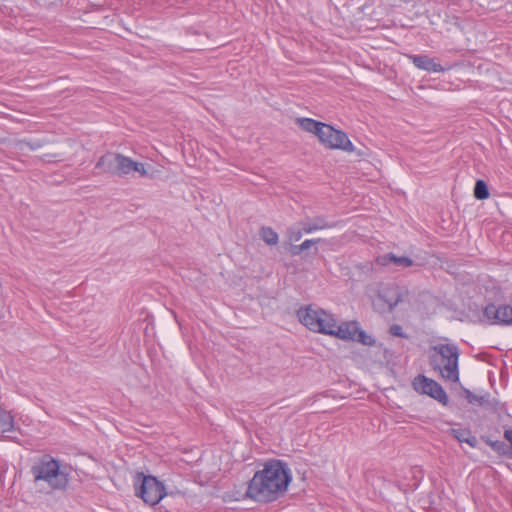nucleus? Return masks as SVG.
Listing matches in <instances>:
<instances>
[{
	"label": "nucleus",
	"instance_id": "obj_1",
	"mask_svg": "<svg viewBox=\"0 0 512 512\" xmlns=\"http://www.w3.org/2000/svg\"><path fill=\"white\" fill-rule=\"evenodd\" d=\"M290 481V469L284 462L269 461L250 480L247 495L259 502L274 501L287 490Z\"/></svg>",
	"mask_w": 512,
	"mask_h": 512
},
{
	"label": "nucleus",
	"instance_id": "obj_2",
	"mask_svg": "<svg viewBox=\"0 0 512 512\" xmlns=\"http://www.w3.org/2000/svg\"><path fill=\"white\" fill-rule=\"evenodd\" d=\"M459 349L455 344L440 343L431 348L429 364L434 371L449 382H459Z\"/></svg>",
	"mask_w": 512,
	"mask_h": 512
},
{
	"label": "nucleus",
	"instance_id": "obj_3",
	"mask_svg": "<svg viewBox=\"0 0 512 512\" xmlns=\"http://www.w3.org/2000/svg\"><path fill=\"white\" fill-rule=\"evenodd\" d=\"M35 482L44 481L54 490H64L69 483L66 469L61 468L59 462L51 456H44L31 468Z\"/></svg>",
	"mask_w": 512,
	"mask_h": 512
},
{
	"label": "nucleus",
	"instance_id": "obj_4",
	"mask_svg": "<svg viewBox=\"0 0 512 512\" xmlns=\"http://www.w3.org/2000/svg\"><path fill=\"white\" fill-rule=\"evenodd\" d=\"M134 487L135 495L150 506L158 504L167 495L165 486L161 481L142 472H137L134 476Z\"/></svg>",
	"mask_w": 512,
	"mask_h": 512
},
{
	"label": "nucleus",
	"instance_id": "obj_5",
	"mask_svg": "<svg viewBox=\"0 0 512 512\" xmlns=\"http://www.w3.org/2000/svg\"><path fill=\"white\" fill-rule=\"evenodd\" d=\"M297 316L300 322L313 332L328 334L334 327L333 315L320 308L302 307L298 310Z\"/></svg>",
	"mask_w": 512,
	"mask_h": 512
},
{
	"label": "nucleus",
	"instance_id": "obj_6",
	"mask_svg": "<svg viewBox=\"0 0 512 512\" xmlns=\"http://www.w3.org/2000/svg\"><path fill=\"white\" fill-rule=\"evenodd\" d=\"M318 139L326 148L329 149L342 150L345 152L355 151V147L347 134L341 130L335 129L329 124H324L321 128Z\"/></svg>",
	"mask_w": 512,
	"mask_h": 512
},
{
	"label": "nucleus",
	"instance_id": "obj_7",
	"mask_svg": "<svg viewBox=\"0 0 512 512\" xmlns=\"http://www.w3.org/2000/svg\"><path fill=\"white\" fill-rule=\"evenodd\" d=\"M413 387L417 392L426 394L443 405L448 404V396L443 387L435 380L424 375H418L413 380Z\"/></svg>",
	"mask_w": 512,
	"mask_h": 512
},
{
	"label": "nucleus",
	"instance_id": "obj_8",
	"mask_svg": "<svg viewBox=\"0 0 512 512\" xmlns=\"http://www.w3.org/2000/svg\"><path fill=\"white\" fill-rule=\"evenodd\" d=\"M483 315L491 324L512 325V305L489 304L484 308Z\"/></svg>",
	"mask_w": 512,
	"mask_h": 512
},
{
	"label": "nucleus",
	"instance_id": "obj_9",
	"mask_svg": "<svg viewBox=\"0 0 512 512\" xmlns=\"http://www.w3.org/2000/svg\"><path fill=\"white\" fill-rule=\"evenodd\" d=\"M407 57L416 68L427 72L439 73L450 69V66L443 67L436 58H430L427 55L410 54Z\"/></svg>",
	"mask_w": 512,
	"mask_h": 512
},
{
	"label": "nucleus",
	"instance_id": "obj_10",
	"mask_svg": "<svg viewBox=\"0 0 512 512\" xmlns=\"http://www.w3.org/2000/svg\"><path fill=\"white\" fill-rule=\"evenodd\" d=\"M303 227L305 234H311L313 232L334 228L336 225L330 223L325 216H316L314 218H306L299 223Z\"/></svg>",
	"mask_w": 512,
	"mask_h": 512
},
{
	"label": "nucleus",
	"instance_id": "obj_11",
	"mask_svg": "<svg viewBox=\"0 0 512 512\" xmlns=\"http://www.w3.org/2000/svg\"><path fill=\"white\" fill-rule=\"evenodd\" d=\"M108 158H113L115 160L116 168L120 174H130L133 172V169L137 168V162L119 154L102 156L100 160H98V167L101 166V164L104 163Z\"/></svg>",
	"mask_w": 512,
	"mask_h": 512
},
{
	"label": "nucleus",
	"instance_id": "obj_12",
	"mask_svg": "<svg viewBox=\"0 0 512 512\" xmlns=\"http://www.w3.org/2000/svg\"><path fill=\"white\" fill-rule=\"evenodd\" d=\"M358 323L356 321L351 322H343L340 325H337L336 320L334 319V327H332V332L327 335L336 336L343 340H353L355 337V333L357 332Z\"/></svg>",
	"mask_w": 512,
	"mask_h": 512
},
{
	"label": "nucleus",
	"instance_id": "obj_13",
	"mask_svg": "<svg viewBox=\"0 0 512 512\" xmlns=\"http://www.w3.org/2000/svg\"><path fill=\"white\" fill-rule=\"evenodd\" d=\"M376 263L380 266H387L390 263L400 268H408L414 264V261L406 256H396L393 253L380 255L376 258Z\"/></svg>",
	"mask_w": 512,
	"mask_h": 512
},
{
	"label": "nucleus",
	"instance_id": "obj_14",
	"mask_svg": "<svg viewBox=\"0 0 512 512\" xmlns=\"http://www.w3.org/2000/svg\"><path fill=\"white\" fill-rule=\"evenodd\" d=\"M451 434L461 443H467L472 448L476 447L478 441L472 432L467 428H452Z\"/></svg>",
	"mask_w": 512,
	"mask_h": 512
},
{
	"label": "nucleus",
	"instance_id": "obj_15",
	"mask_svg": "<svg viewBox=\"0 0 512 512\" xmlns=\"http://www.w3.org/2000/svg\"><path fill=\"white\" fill-rule=\"evenodd\" d=\"M297 124L304 131L313 133L318 137L320 130L325 123L316 121L312 118H298Z\"/></svg>",
	"mask_w": 512,
	"mask_h": 512
},
{
	"label": "nucleus",
	"instance_id": "obj_16",
	"mask_svg": "<svg viewBox=\"0 0 512 512\" xmlns=\"http://www.w3.org/2000/svg\"><path fill=\"white\" fill-rule=\"evenodd\" d=\"M14 429V418L10 412L0 409V433L11 432Z\"/></svg>",
	"mask_w": 512,
	"mask_h": 512
},
{
	"label": "nucleus",
	"instance_id": "obj_17",
	"mask_svg": "<svg viewBox=\"0 0 512 512\" xmlns=\"http://www.w3.org/2000/svg\"><path fill=\"white\" fill-rule=\"evenodd\" d=\"M260 236L268 245H276L279 240L278 234L270 227H262Z\"/></svg>",
	"mask_w": 512,
	"mask_h": 512
},
{
	"label": "nucleus",
	"instance_id": "obj_18",
	"mask_svg": "<svg viewBox=\"0 0 512 512\" xmlns=\"http://www.w3.org/2000/svg\"><path fill=\"white\" fill-rule=\"evenodd\" d=\"M474 196L478 200H484L489 197L488 186L484 180H477L474 187Z\"/></svg>",
	"mask_w": 512,
	"mask_h": 512
},
{
	"label": "nucleus",
	"instance_id": "obj_19",
	"mask_svg": "<svg viewBox=\"0 0 512 512\" xmlns=\"http://www.w3.org/2000/svg\"><path fill=\"white\" fill-rule=\"evenodd\" d=\"M321 239H306L300 245H294L291 247L290 252L292 255H300L303 251L309 249L311 246L320 242Z\"/></svg>",
	"mask_w": 512,
	"mask_h": 512
},
{
	"label": "nucleus",
	"instance_id": "obj_20",
	"mask_svg": "<svg viewBox=\"0 0 512 512\" xmlns=\"http://www.w3.org/2000/svg\"><path fill=\"white\" fill-rule=\"evenodd\" d=\"M305 232L302 226H291L287 229V237L290 241H299Z\"/></svg>",
	"mask_w": 512,
	"mask_h": 512
},
{
	"label": "nucleus",
	"instance_id": "obj_21",
	"mask_svg": "<svg viewBox=\"0 0 512 512\" xmlns=\"http://www.w3.org/2000/svg\"><path fill=\"white\" fill-rule=\"evenodd\" d=\"M486 443L497 453L501 455H507L509 449L503 441L487 440Z\"/></svg>",
	"mask_w": 512,
	"mask_h": 512
},
{
	"label": "nucleus",
	"instance_id": "obj_22",
	"mask_svg": "<svg viewBox=\"0 0 512 512\" xmlns=\"http://www.w3.org/2000/svg\"><path fill=\"white\" fill-rule=\"evenodd\" d=\"M353 341H358L365 345H371L373 343L372 338L368 336L363 330H361L359 325L357 326V332L355 333Z\"/></svg>",
	"mask_w": 512,
	"mask_h": 512
},
{
	"label": "nucleus",
	"instance_id": "obj_23",
	"mask_svg": "<svg viewBox=\"0 0 512 512\" xmlns=\"http://www.w3.org/2000/svg\"><path fill=\"white\" fill-rule=\"evenodd\" d=\"M465 394H466V399L470 404L481 406L486 402V399L484 396L476 395L469 390H466Z\"/></svg>",
	"mask_w": 512,
	"mask_h": 512
},
{
	"label": "nucleus",
	"instance_id": "obj_24",
	"mask_svg": "<svg viewBox=\"0 0 512 512\" xmlns=\"http://www.w3.org/2000/svg\"><path fill=\"white\" fill-rule=\"evenodd\" d=\"M380 297L387 303L389 311H392L401 300L399 294H395L391 299H388L386 294L380 295Z\"/></svg>",
	"mask_w": 512,
	"mask_h": 512
},
{
	"label": "nucleus",
	"instance_id": "obj_25",
	"mask_svg": "<svg viewBox=\"0 0 512 512\" xmlns=\"http://www.w3.org/2000/svg\"><path fill=\"white\" fill-rule=\"evenodd\" d=\"M389 332L391 333V335L396 336V337H401V338H407V337H408V336L403 332L402 326H400V325H398V324H393V325L390 327Z\"/></svg>",
	"mask_w": 512,
	"mask_h": 512
},
{
	"label": "nucleus",
	"instance_id": "obj_26",
	"mask_svg": "<svg viewBox=\"0 0 512 512\" xmlns=\"http://www.w3.org/2000/svg\"><path fill=\"white\" fill-rule=\"evenodd\" d=\"M133 172L139 173L141 176L147 175V171L144 168V165L142 163L137 162V168L133 169Z\"/></svg>",
	"mask_w": 512,
	"mask_h": 512
},
{
	"label": "nucleus",
	"instance_id": "obj_27",
	"mask_svg": "<svg viewBox=\"0 0 512 512\" xmlns=\"http://www.w3.org/2000/svg\"><path fill=\"white\" fill-rule=\"evenodd\" d=\"M504 438L510 443L512 448V429H505L504 430Z\"/></svg>",
	"mask_w": 512,
	"mask_h": 512
},
{
	"label": "nucleus",
	"instance_id": "obj_28",
	"mask_svg": "<svg viewBox=\"0 0 512 512\" xmlns=\"http://www.w3.org/2000/svg\"><path fill=\"white\" fill-rule=\"evenodd\" d=\"M357 155H358V156H365L366 154H365L364 152L358 151V152H357Z\"/></svg>",
	"mask_w": 512,
	"mask_h": 512
}]
</instances>
